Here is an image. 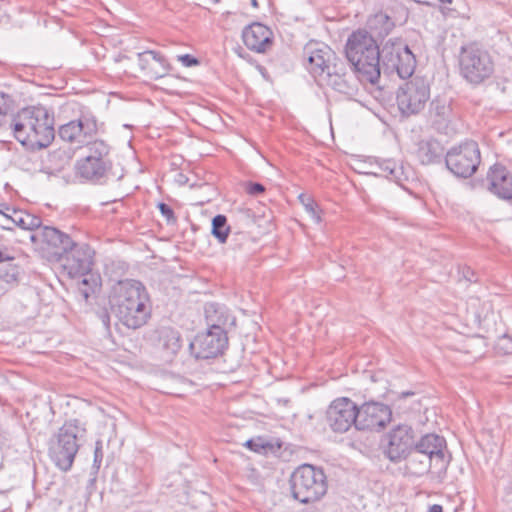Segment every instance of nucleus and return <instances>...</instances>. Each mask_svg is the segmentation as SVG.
<instances>
[{
  "instance_id": "48",
  "label": "nucleus",
  "mask_w": 512,
  "mask_h": 512,
  "mask_svg": "<svg viewBox=\"0 0 512 512\" xmlns=\"http://www.w3.org/2000/svg\"><path fill=\"white\" fill-rule=\"evenodd\" d=\"M251 5L254 7V8H258L259 4H258V1L257 0H251Z\"/></svg>"
},
{
  "instance_id": "44",
  "label": "nucleus",
  "mask_w": 512,
  "mask_h": 512,
  "mask_svg": "<svg viewBox=\"0 0 512 512\" xmlns=\"http://www.w3.org/2000/svg\"><path fill=\"white\" fill-rule=\"evenodd\" d=\"M7 260H14V258L9 256L7 249L2 244H0V264Z\"/></svg>"
},
{
  "instance_id": "16",
  "label": "nucleus",
  "mask_w": 512,
  "mask_h": 512,
  "mask_svg": "<svg viewBox=\"0 0 512 512\" xmlns=\"http://www.w3.org/2000/svg\"><path fill=\"white\" fill-rule=\"evenodd\" d=\"M228 346L226 333L208 330L198 333L190 342L189 349L196 359H212L221 355Z\"/></svg>"
},
{
  "instance_id": "41",
  "label": "nucleus",
  "mask_w": 512,
  "mask_h": 512,
  "mask_svg": "<svg viewBox=\"0 0 512 512\" xmlns=\"http://www.w3.org/2000/svg\"><path fill=\"white\" fill-rule=\"evenodd\" d=\"M178 61H180L185 67H194L199 64V60L190 54H183L177 56Z\"/></svg>"
},
{
  "instance_id": "26",
  "label": "nucleus",
  "mask_w": 512,
  "mask_h": 512,
  "mask_svg": "<svg viewBox=\"0 0 512 512\" xmlns=\"http://www.w3.org/2000/svg\"><path fill=\"white\" fill-rule=\"evenodd\" d=\"M443 153V146L435 139L421 140L417 145L416 156L423 165L439 162Z\"/></svg>"
},
{
  "instance_id": "34",
  "label": "nucleus",
  "mask_w": 512,
  "mask_h": 512,
  "mask_svg": "<svg viewBox=\"0 0 512 512\" xmlns=\"http://www.w3.org/2000/svg\"><path fill=\"white\" fill-rule=\"evenodd\" d=\"M250 450L260 453L267 449H271L272 445L266 442L263 438L258 437L257 439H249L244 444Z\"/></svg>"
},
{
  "instance_id": "29",
  "label": "nucleus",
  "mask_w": 512,
  "mask_h": 512,
  "mask_svg": "<svg viewBox=\"0 0 512 512\" xmlns=\"http://www.w3.org/2000/svg\"><path fill=\"white\" fill-rule=\"evenodd\" d=\"M368 25L370 29L378 36L385 37L387 36L395 27L394 21L388 16L386 13L379 12L373 15L369 21Z\"/></svg>"
},
{
  "instance_id": "19",
  "label": "nucleus",
  "mask_w": 512,
  "mask_h": 512,
  "mask_svg": "<svg viewBox=\"0 0 512 512\" xmlns=\"http://www.w3.org/2000/svg\"><path fill=\"white\" fill-rule=\"evenodd\" d=\"M98 131L97 120L91 115H82L77 120H72L59 127V137L66 142L77 145H85Z\"/></svg>"
},
{
  "instance_id": "13",
  "label": "nucleus",
  "mask_w": 512,
  "mask_h": 512,
  "mask_svg": "<svg viewBox=\"0 0 512 512\" xmlns=\"http://www.w3.org/2000/svg\"><path fill=\"white\" fill-rule=\"evenodd\" d=\"M303 56L307 61L306 68L309 73L320 79L329 74L331 66L341 60L327 44L314 40L304 46Z\"/></svg>"
},
{
  "instance_id": "10",
  "label": "nucleus",
  "mask_w": 512,
  "mask_h": 512,
  "mask_svg": "<svg viewBox=\"0 0 512 512\" xmlns=\"http://www.w3.org/2000/svg\"><path fill=\"white\" fill-rule=\"evenodd\" d=\"M415 438L416 432L410 425L398 424L382 435L380 449L390 462L398 464L409 456Z\"/></svg>"
},
{
  "instance_id": "25",
  "label": "nucleus",
  "mask_w": 512,
  "mask_h": 512,
  "mask_svg": "<svg viewBox=\"0 0 512 512\" xmlns=\"http://www.w3.org/2000/svg\"><path fill=\"white\" fill-rule=\"evenodd\" d=\"M156 333L159 347L168 357L175 356L182 347V338L179 331L172 327H161Z\"/></svg>"
},
{
  "instance_id": "36",
  "label": "nucleus",
  "mask_w": 512,
  "mask_h": 512,
  "mask_svg": "<svg viewBox=\"0 0 512 512\" xmlns=\"http://www.w3.org/2000/svg\"><path fill=\"white\" fill-rule=\"evenodd\" d=\"M496 349L499 353L504 355H512V338L508 335L499 338Z\"/></svg>"
},
{
  "instance_id": "32",
  "label": "nucleus",
  "mask_w": 512,
  "mask_h": 512,
  "mask_svg": "<svg viewBox=\"0 0 512 512\" xmlns=\"http://www.w3.org/2000/svg\"><path fill=\"white\" fill-rule=\"evenodd\" d=\"M230 233V226L227 222V217L223 214H218L213 217L211 223V234L218 240L219 243H226Z\"/></svg>"
},
{
  "instance_id": "5",
  "label": "nucleus",
  "mask_w": 512,
  "mask_h": 512,
  "mask_svg": "<svg viewBox=\"0 0 512 512\" xmlns=\"http://www.w3.org/2000/svg\"><path fill=\"white\" fill-rule=\"evenodd\" d=\"M86 435L85 425L78 419L66 421L51 438L49 456L53 463L62 471L71 469L80 443Z\"/></svg>"
},
{
  "instance_id": "4",
  "label": "nucleus",
  "mask_w": 512,
  "mask_h": 512,
  "mask_svg": "<svg viewBox=\"0 0 512 512\" xmlns=\"http://www.w3.org/2000/svg\"><path fill=\"white\" fill-rule=\"evenodd\" d=\"M345 55L358 81L372 85L381 75V49L365 30L354 31L347 39Z\"/></svg>"
},
{
  "instance_id": "43",
  "label": "nucleus",
  "mask_w": 512,
  "mask_h": 512,
  "mask_svg": "<svg viewBox=\"0 0 512 512\" xmlns=\"http://www.w3.org/2000/svg\"><path fill=\"white\" fill-rule=\"evenodd\" d=\"M463 277L469 282H477L478 279L475 277V272L470 267L465 266L462 268Z\"/></svg>"
},
{
  "instance_id": "9",
  "label": "nucleus",
  "mask_w": 512,
  "mask_h": 512,
  "mask_svg": "<svg viewBox=\"0 0 512 512\" xmlns=\"http://www.w3.org/2000/svg\"><path fill=\"white\" fill-rule=\"evenodd\" d=\"M430 99V81L423 76H411L408 81L399 86L396 101L403 116L420 113Z\"/></svg>"
},
{
  "instance_id": "12",
  "label": "nucleus",
  "mask_w": 512,
  "mask_h": 512,
  "mask_svg": "<svg viewBox=\"0 0 512 512\" xmlns=\"http://www.w3.org/2000/svg\"><path fill=\"white\" fill-rule=\"evenodd\" d=\"M447 168L457 177L468 178L478 169L481 162L477 142L468 140L451 148L445 157Z\"/></svg>"
},
{
  "instance_id": "14",
  "label": "nucleus",
  "mask_w": 512,
  "mask_h": 512,
  "mask_svg": "<svg viewBox=\"0 0 512 512\" xmlns=\"http://www.w3.org/2000/svg\"><path fill=\"white\" fill-rule=\"evenodd\" d=\"M417 452H423L434 459V473L439 477L446 474L451 461V455L447 449V442L443 436L435 433H427L419 439L415 438L414 448Z\"/></svg>"
},
{
  "instance_id": "35",
  "label": "nucleus",
  "mask_w": 512,
  "mask_h": 512,
  "mask_svg": "<svg viewBox=\"0 0 512 512\" xmlns=\"http://www.w3.org/2000/svg\"><path fill=\"white\" fill-rule=\"evenodd\" d=\"M249 242V236L244 232L234 233L230 240V246L234 250H242L246 244Z\"/></svg>"
},
{
  "instance_id": "20",
  "label": "nucleus",
  "mask_w": 512,
  "mask_h": 512,
  "mask_svg": "<svg viewBox=\"0 0 512 512\" xmlns=\"http://www.w3.org/2000/svg\"><path fill=\"white\" fill-rule=\"evenodd\" d=\"M242 39L249 50L265 53L272 47L273 32L266 25L255 22L243 29Z\"/></svg>"
},
{
  "instance_id": "45",
  "label": "nucleus",
  "mask_w": 512,
  "mask_h": 512,
  "mask_svg": "<svg viewBox=\"0 0 512 512\" xmlns=\"http://www.w3.org/2000/svg\"><path fill=\"white\" fill-rule=\"evenodd\" d=\"M155 62H158L162 67L166 68V59L160 53L157 52L156 57H150Z\"/></svg>"
},
{
  "instance_id": "38",
  "label": "nucleus",
  "mask_w": 512,
  "mask_h": 512,
  "mask_svg": "<svg viewBox=\"0 0 512 512\" xmlns=\"http://www.w3.org/2000/svg\"><path fill=\"white\" fill-rule=\"evenodd\" d=\"M102 460H103V443L101 440H98L95 443L93 468L98 470L101 466Z\"/></svg>"
},
{
  "instance_id": "24",
  "label": "nucleus",
  "mask_w": 512,
  "mask_h": 512,
  "mask_svg": "<svg viewBox=\"0 0 512 512\" xmlns=\"http://www.w3.org/2000/svg\"><path fill=\"white\" fill-rule=\"evenodd\" d=\"M452 101L446 97H435L429 107V117L437 130L444 129L453 120Z\"/></svg>"
},
{
  "instance_id": "42",
  "label": "nucleus",
  "mask_w": 512,
  "mask_h": 512,
  "mask_svg": "<svg viewBox=\"0 0 512 512\" xmlns=\"http://www.w3.org/2000/svg\"><path fill=\"white\" fill-rule=\"evenodd\" d=\"M13 213L8 215L0 211V226L6 230H12L15 224L12 221Z\"/></svg>"
},
{
  "instance_id": "28",
  "label": "nucleus",
  "mask_w": 512,
  "mask_h": 512,
  "mask_svg": "<svg viewBox=\"0 0 512 512\" xmlns=\"http://www.w3.org/2000/svg\"><path fill=\"white\" fill-rule=\"evenodd\" d=\"M22 268L13 262V260H7L0 264V289L7 291L20 282L22 276Z\"/></svg>"
},
{
  "instance_id": "22",
  "label": "nucleus",
  "mask_w": 512,
  "mask_h": 512,
  "mask_svg": "<svg viewBox=\"0 0 512 512\" xmlns=\"http://www.w3.org/2000/svg\"><path fill=\"white\" fill-rule=\"evenodd\" d=\"M487 178L489 190L502 199L512 201V174L505 166L495 164L490 168Z\"/></svg>"
},
{
  "instance_id": "47",
  "label": "nucleus",
  "mask_w": 512,
  "mask_h": 512,
  "mask_svg": "<svg viewBox=\"0 0 512 512\" xmlns=\"http://www.w3.org/2000/svg\"><path fill=\"white\" fill-rule=\"evenodd\" d=\"M412 395H414V392L407 391V392H402V393L400 394V397H401V398H405V397L412 396Z\"/></svg>"
},
{
  "instance_id": "11",
  "label": "nucleus",
  "mask_w": 512,
  "mask_h": 512,
  "mask_svg": "<svg viewBox=\"0 0 512 512\" xmlns=\"http://www.w3.org/2000/svg\"><path fill=\"white\" fill-rule=\"evenodd\" d=\"M94 251L86 243H76L74 241L73 247L67 249V253L63 256V259H59L58 262L62 263L63 268L67 271L69 277L76 278L86 276L91 270L93 265ZM82 285L79 291L84 299H88L91 293V289L88 286V279L84 277L82 279Z\"/></svg>"
},
{
  "instance_id": "27",
  "label": "nucleus",
  "mask_w": 512,
  "mask_h": 512,
  "mask_svg": "<svg viewBox=\"0 0 512 512\" xmlns=\"http://www.w3.org/2000/svg\"><path fill=\"white\" fill-rule=\"evenodd\" d=\"M405 460L406 468L412 475L423 476L434 470V459L422 451L417 452V449H412Z\"/></svg>"
},
{
  "instance_id": "46",
  "label": "nucleus",
  "mask_w": 512,
  "mask_h": 512,
  "mask_svg": "<svg viewBox=\"0 0 512 512\" xmlns=\"http://www.w3.org/2000/svg\"><path fill=\"white\" fill-rule=\"evenodd\" d=\"M428 512H443V507L439 504H433L429 507Z\"/></svg>"
},
{
  "instance_id": "23",
  "label": "nucleus",
  "mask_w": 512,
  "mask_h": 512,
  "mask_svg": "<svg viewBox=\"0 0 512 512\" xmlns=\"http://www.w3.org/2000/svg\"><path fill=\"white\" fill-rule=\"evenodd\" d=\"M205 318L208 330L228 333V327L235 326L236 319L229 310L220 304L209 303L205 307Z\"/></svg>"
},
{
  "instance_id": "2",
  "label": "nucleus",
  "mask_w": 512,
  "mask_h": 512,
  "mask_svg": "<svg viewBox=\"0 0 512 512\" xmlns=\"http://www.w3.org/2000/svg\"><path fill=\"white\" fill-rule=\"evenodd\" d=\"M109 303L118 320L129 329L144 326L151 317L149 295L138 280H120L113 285Z\"/></svg>"
},
{
  "instance_id": "3",
  "label": "nucleus",
  "mask_w": 512,
  "mask_h": 512,
  "mask_svg": "<svg viewBox=\"0 0 512 512\" xmlns=\"http://www.w3.org/2000/svg\"><path fill=\"white\" fill-rule=\"evenodd\" d=\"M86 155L75 163V174L82 181L94 185L118 182L125 176L124 168L112 158V146L102 139L86 144Z\"/></svg>"
},
{
  "instance_id": "40",
  "label": "nucleus",
  "mask_w": 512,
  "mask_h": 512,
  "mask_svg": "<svg viewBox=\"0 0 512 512\" xmlns=\"http://www.w3.org/2000/svg\"><path fill=\"white\" fill-rule=\"evenodd\" d=\"M156 56H157V52L151 51V50L144 51L142 53H138L139 65L141 66L142 69H145L147 67V65L149 64V60L151 59L150 57H156Z\"/></svg>"
},
{
  "instance_id": "21",
  "label": "nucleus",
  "mask_w": 512,
  "mask_h": 512,
  "mask_svg": "<svg viewBox=\"0 0 512 512\" xmlns=\"http://www.w3.org/2000/svg\"><path fill=\"white\" fill-rule=\"evenodd\" d=\"M321 80L344 95L352 96L358 90L357 81L351 74L347 73L346 63L343 60L332 65L329 74H326Z\"/></svg>"
},
{
  "instance_id": "37",
  "label": "nucleus",
  "mask_w": 512,
  "mask_h": 512,
  "mask_svg": "<svg viewBox=\"0 0 512 512\" xmlns=\"http://www.w3.org/2000/svg\"><path fill=\"white\" fill-rule=\"evenodd\" d=\"M158 209L161 215L166 219L167 223L174 224L177 221L175 213L173 209L166 203L160 202L158 203Z\"/></svg>"
},
{
  "instance_id": "6",
  "label": "nucleus",
  "mask_w": 512,
  "mask_h": 512,
  "mask_svg": "<svg viewBox=\"0 0 512 512\" xmlns=\"http://www.w3.org/2000/svg\"><path fill=\"white\" fill-rule=\"evenodd\" d=\"M289 482L293 498L303 504L320 500L328 488L323 469L311 464H302L297 467L291 474Z\"/></svg>"
},
{
  "instance_id": "1",
  "label": "nucleus",
  "mask_w": 512,
  "mask_h": 512,
  "mask_svg": "<svg viewBox=\"0 0 512 512\" xmlns=\"http://www.w3.org/2000/svg\"><path fill=\"white\" fill-rule=\"evenodd\" d=\"M13 99L0 92V127L9 124L15 139L31 151L47 148L55 138L54 113L46 107L29 106L8 118Z\"/></svg>"
},
{
  "instance_id": "8",
  "label": "nucleus",
  "mask_w": 512,
  "mask_h": 512,
  "mask_svg": "<svg viewBox=\"0 0 512 512\" xmlns=\"http://www.w3.org/2000/svg\"><path fill=\"white\" fill-rule=\"evenodd\" d=\"M380 64L387 74L396 73L399 78H410L416 67V58L402 39L387 40L381 48Z\"/></svg>"
},
{
  "instance_id": "7",
  "label": "nucleus",
  "mask_w": 512,
  "mask_h": 512,
  "mask_svg": "<svg viewBox=\"0 0 512 512\" xmlns=\"http://www.w3.org/2000/svg\"><path fill=\"white\" fill-rule=\"evenodd\" d=\"M459 68L468 83L479 85L493 75L494 61L486 49L473 43L460 48Z\"/></svg>"
},
{
  "instance_id": "30",
  "label": "nucleus",
  "mask_w": 512,
  "mask_h": 512,
  "mask_svg": "<svg viewBox=\"0 0 512 512\" xmlns=\"http://www.w3.org/2000/svg\"><path fill=\"white\" fill-rule=\"evenodd\" d=\"M12 221L15 226L24 230H38L39 232L42 228V221L40 217L21 210H13Z\"/></svg>"
},
{
  "instance_id": "31",
  "label": "nucleus",
  "mask_w": 512,
  "mask_h": 512,
  "mask_svg": "<svg viewBox=\"0 0 512 512\" xmlns=\"http://www.w3.org/2000/svg\"><path fill=\"white\" fill-rule=\"evenodd\" d=\"M379 172L377 174L399 183L403 179V167L399 166L396 161L392 159H385L377 162Z\"/></svg>"
},
{
  "instance_id": "18",
  "label": "nucleus",
  "mask_w": 512,
  "mask_h": 512,
  "mask_svg": "<svg viewBox=\"0 0 512 512\" xmlns=\"http://www.w3.org/2000/svg\"><path fill=\"white\" fill-rule=\"evenodd\" d=\"M392 418L389 406L375 401L357 406V430H379L384 428Z\"/></svg>"
},
{
  "instance_id": "15",
  "label": "nucleus",
  "mask_w": 512,
  "mask_h": 512,
  "mask_svg": "<svg viewBox=\"0 0 512 512\" xmlns=\"http://www.w3.org/2000/svg\"><path fill=\"white\" fill-rule=\"evenodd\" d=\"M326 420L335 433H345L352 425L356 428L357 405L349 398H338L328 407Z\"/></svg>"
},
{
  "instance_id": "33",
  "label": "nucleus",
  "mask_w": 512,
  "mask_h": 512,
  "mask_svg": "<svg viewBox=\"0 0 512 512\" xmlns=\"http://www.w3.org/2000/svg\"><path fill=\"white\" fill-rule=\"evenodd\" d=\"M299 199L311 217L315 219L316 222H320L321 218L317 212V204L314 202V200L304 194H301Z\"/></svg>"
},
{
  "instance_id": "17",
  "label": "nucleus",
  "mask_w": 512,
  "mask_h": 512,
  "mask_svg": "<svg viewBox=\"0 0 512 512\" xmlns=\"http://www.w3.org/2000/svg\"><path fill=\"white\" fill-rule=\"evenodd\" d=\"M39 239L45 245L42 249L46 250L50 257L57 262L59 259H63L67 249H71L74 244V241L68 234L51 226H44L39 232L30 235L32 242H36Z\"/></svg>"
},
{
  "instance_id": "39",
  "label": "nucleus",
  "mask_w": 512,
  "mask_h": 512,
  "mask_svg": "<svg viewBox=\"0 0 512 512\" xmlns=\"http://www.w3.org/2000/svg\"><path fill=\"white\" fill-rule=\"evenodd\" d=\"M246 192L251 196H259L265 192V187L258 182H247Z\"/></svg>"
}]
</instances>
